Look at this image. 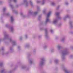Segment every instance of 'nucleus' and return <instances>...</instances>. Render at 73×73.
Instances as JSON below:
<instances>
[{"label": "nucleus", "mask_w": 73, "mask_h": 73, "mask_svg": "<svg viewBox=\"0 0 73 73\" xmlns=\"http://www.w3.org/2000/svg\"><path fill=\"white\" fill-rule=\"evenodd\" d=\"M51 13V12H50L47 14V18L46 21V22H48V21H49V19H48V17H49L50 16V15Z\"/></svg>", "instance_id": "nucleus-1"}, {"label": "nucleus", "mask_w": 73, "mask_h": 73, "mask_svg": "<svg viewBox=\"0 0 73 73\" xmlns=\"http://www.w3.org/2000/svg\"><path fill=\"white\" fill-rule=\"evenodd\" d=\"M11 21H13V17L11 16Z\"/></svg>", "instance_id": "nucleus-2"}, {"label": "nucleus", "mask_w": 73, "mask_h": 73, "mask_svg": "<svg viewBox=\"0 0 73 73\" xmlns=\"http://www.w3.org/2000/svg\"><path fill=\"white\" fill-rule=\"evenodd\" d=\"M58 15H59V13H56V15L57 16H58Z\"/></svg>", "instance_id": "nucleus-3"}, {"label": "nucleus", "mask_w": 73, "mask_h": 73, "mask_svg": "<svg viewBox=\"0 0 73 73\" xmlns=\"http://www.w3.org/2000/svg\"><path fill=\"white\" fill-rule=\"evenodd\" d=\"M57 21L56 20H55L54 21V23H56Z\"/></svg>", "instance_id": "nucleus-4"}, {"label": "nucleus", "mask_w": 73, "mask_h": 73, "mask_svg": "<svg viewBox=\"0 0 73 73\" xmlns=\"http://www.w3.org/2000/svg\"><path fill=\"white\" fill-rule=\"evenodd\" d=\"M13 1L14 2H15L16 1V0H13Z\"/></svg>", "instance_id": "nucleus-5"}, {"label": "nucleus", "mask_w": 73, "mask_h": 73, "mask_svg": "<svg viewBox=\"0 0 73 73\" xmlns=\"http://www.w3.org/2000/svg\"><path fill=\"white\" fill-rule=\"evenodd\" d=\"M5 8H4L3 9V10H5Z\"/></svg>", "instance_id": "nucleus-6"}, {"label": "nucleus", "mask_w": 73, "mask_h": 73, "mask_svg": "<svg viewBox=\"0 0 73 73\" xmlns=\"http://www.w3.org/2000/svg\"><path fill=\"white\" fill-rule=\"evenodd\" d=\"M31 64H32V62H31Z\"/></svg>", "instance_id": "nucleus-7"}, {"label": "nucleus", "mask_w": 73, "mask_h": 73, "mask_svg": "<svg viewBox=\"0 0 73 73\" xmlns=\"http://www.w3.org/2000/svg\"><path fill=\"white\" fill-rule=\"evenodd\" d=\"M32 2H31V4L32 5Z\"/></svg>", "instance_id": "nucleus-8"}, {"label": "nucleus", "mask_w": 73, "mask_h": 73, "mask_svg": "<svg viewBox=\"0 0 73 73\" xmlns=\"http://www.w3.org/2000/svg\"><path fill=\"white\" fill-rule=\"evenodd\" d=\"M37 3H38V2H37Z\"/></svg>", "instance_id": "nucleus-9"}, {"label": "nucleus", "mask_w": 73, "mask_h": 73, "mask_svg": "<svg viewBox=\"0 0 73 73\" xmlns=\"http://www.w3.org/2000/svg\"><path fill=\"white\" fill-rule=\"evenodd\" d=\"M51 31V32H52V31Z\"/></svg>", "instance_id": "nucleus-10"}, {"label": "nucleus", "mask_w": 73, "mask_h": 73, "mask_svg": "<svg viewBox=\"0 0 73 73\" xmlns=\"http://www.w3.org/2000/svg\"><path fill=\"white\" fill-rule=\"evenodd\" d=\"M52 5H53V4L52 3Z\"/></svg>", "instance_id": "nucleus-11"}]
</instances>
